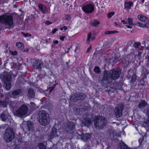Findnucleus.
<instances>
[{"label":"nucleus","mask_w":149,"mask_h":149,"mask_svg":"<svg viewBox=\"0 0 149 149\" xmlns=\"http://www.w3.org/2000/svg\"><path fill=\"white\" fill-rule=\"evenodd\" d=\"M144 27H146L147 28H149V23L144 24Z\"/></svg>","instance_id":"de8ad7c7"},{"label":"nucleus","mask_w":149,"mask_h":149,"mask_svg":"<svg viewBox=\"0 0 149 149\" xmlns=\"http://www.w3.org/2000/svg\"><path fill=\"white\" fill-rule=\"evenodd\" d=\"M146 114L149 117V107L148 108L146 111Z\"/></svg>","instance_id":"3c124183"},{"label":"nucleus","mask_w":149,"mask_h":149,"mask_svg":"<svg viewBox=\"0 0 149 149\" xmlns=\"http://www.w3.org/2000/svg\"><path fill=\"white\" fill-rule=\"evenodd\" d=\"M0 22L8 26L6 28H11L14 26L13 16L11 15L0 16Z\"/></svg>","instance_id":"39448f33"},{"label":"nucleus","mask_w":149,"mask_h":149,"mask_svg":"<svg viewBox=\"0 0 149 149\" xmlns=\"http://www.w3.org/2000/svg\"><path fill=\"white\" fill-rule=\"evenodd\" d=\"M56 84H54L53 85L52 87H50L49 88L48 90L49 93L51 92L52 90L55 87Z\"/></svg>","instance_id":"c9c22d12"},{"label":"nucleus","mask_w":149,"mask_h":149,"mask_svg":"<svg viewBox=\"0 0 149 149\" xmlns=\"http://www.w3.org/2000/svg\"><path fill=\"white\" fill-rule=\"evenodd\" d=\"M138 18L140 21L145 22H147L149 20V19L146 16L141 15H139L138 16Z\"/></svg>","instance_id":"a211bd4d"},{"label":"nucleus","mask_w":149,"mask_h":149,"mask_svg":"<svg viewBox=\"0 0 149 149\" xmlns=\"http://www.w3.org/2000/svg\"><path fill=\"white\" fill-rule=\"evenodd\" d=\"M148 105V103L144 100H141L139 102L138 106L139 108L143 109Z\"/></svg>","instance_id":"4468645a"},{"label":"nucleus","mask_w":149,"mask_h":149,"mask_svg":"<svg viewBox=\"0 0 149 149\" xmlns=\"http://www.w3.org/2000/svg\"><path fill=\"white\" fill-rule=\"evenodd\" d=\"M118 31L115 30L111 31H106L105 32L104 34L106 35L110 34L113 33H118Z\"/></svg>","instance_id":"c756f323"},{"label":"nucleus","mask_w":149,"mask_h":149,"mask_svg":"<svg viewBox=\"0 0 149 149\" xmlns=\"http://www.w3.org/2000/svg\"><path fill=\"white\" fill-rule=\"evenodd\" d=\"M133 19L131 17H129L127 19L128 23L130 25H134V24L133 22Z\"/></svg>","instance_id":"cd10ccee"},{"label":"nucleus","mask_w":149,"mask_h":149,"mask_svg":"<svg viewBox=\"0 0 149 149\" xmlns=\"http://www.w3.org/2000/svg\"><path fill=\"white\" fill-rule=\"evenodd\" d=\"M54 43L55 44H57L58 43V40H55L54 41Z\"/></svg>","instance_id":"6e6d98bb"},{"label":"nucleus","mask_w":149,"mask_h":149,"mask_svg":"<svg viewBox=\"0 0 149 149\" xmlns=\"http://www.w3.org/2000/svg\"><path fill=\"white\" fill-rule=\"evenodd\" d=\"M86 95L82 93H77L72 95L70 98V100L73 102H77L78 100H84Z\"/></svg>","instance_id":"1a4fd4ad"},{"label":"nucleus","mask_w":149,"mask_h":149,"mask_svg":"<svg viewBox=\"0 0 149 149\" xmlns=\"http://www.w3.org/2000/svg\"><path fill=\"white\" fill-rule=\"evenodd\" d=\"M118 149H130L127 147V146L124 143L122 142L118 144L117 146Z\"/></svg>","instance_id":"f3484780"},{"label":"nucleus","mask_w":149,"mask_h":149,"mask_svg":"<svg viewBox=\"0 0 149 149\" xmlns=\"http://www.w3.org/2000/svg\"><path fill=\"white\" fill-rule=\"evenodd\" d=\"M144 0H141V2L142 3H143L144 2Z\"/></svg>","instance_id":"0e129e2a"},{"label":"nucleus","mask_w":149,"mask_h":149,"mask_svg":"<svg viewBox=\"0 0 149 149\" xmlns=\"http://www.w3.org/2000/svg\"><path fill=\"white\" fill-rule=\"evenodd\" d=\"M140 84L142 86H144L145 82L143 80H141L139 81Z\"/></svg>","instance_id":"37998d69"},{"label":"nucleus","mask_w":149,"mask_h":149,"mask_svg":"<svg viewBox=\"0 0 149 149\" xmlns=\"http://www.w3.org/2000/svg\"><path fill=\"white\" fill-rule=\"evenodd\" d=\"M144 123H145L147 126L149 125V117H148L146 122H144Z\"/></svg>","instance_id":"c03bdc74"},{"label":"nucleus","mask_w":149,"mask_h":149,"mask_svg":"<svg viewBox=\"0 0 149 149\" xmlns=\"http://www.w3.org/2000/svg\"><path fill=\"white\" fill-rule=\"evenodd\" d=\"M124 109V106L122 104H117L114 110V114L117 118H119L122 116L123 111Z\"/></svg>","instance_id":"6e6552de"},{"label":"nucleus","mask_w":149,"mask_h":149,"mask_svg":"<svg viewBox=\"0 0 149 149\" xmlns=\"http://www.w3.org/2000/svg\"><path fill=\"white\" fill-rule=\"evenodd\" d=\"M125 26L128 28H130V29H132V27L130 25H128L127 24L126 25H125Z\"/></svg>","instance_id":"864d4df0"},{"label":"nucleus","mask_w":149,"mask_h":149,"mask_svg":"<svg viewBox=\"0 0 149 149\" xmlns=\"http://www.w3.org/2000/svg\"><path fill=\"white\" fill-rule=\"evenodd\" d=\"M2 120L3 121H5L7 119L10 118V116L9 115L7 111H4L2 112L0 116Z\"/></svg>","instance_id":"f8f14e48"},{"label":"nucleus","mask_w":149,"mask_h":149,"mask_svg":"<svg viewBox=\"0 0 149 149\" xmlns=\"http://www.w3.org/2000/svg\"><path fill=\"white\" fill-rule=\"evenodd\" d=\"M45 23L47 25L51 24L52 23V22H49V21H46L45 22Z\"/></svg>","instance_id":"49530a36"},{"label":"nucleus","mask_w":149,"mask_h":149,"mask_svg":"<svg viewBox=\"0 0 149 149\" xmlns=\"http://www.w3.org/2000/svg\"><path fill=\"white\" fill-rule=\"evenodd\" d=\"M65 38V36H61L60 37V40L62 41H64V39Z\"/></svg>","instance_id":"603ef678"},{"label":"nucleus","mask_w":149,"mask_h":149,"mask_svg":"<svg viewBox=\"0 0 149 149\" xmlns=\"http://www.w3.org/2000/svg\"><path fill=\"white\" fill-rule=\"evenodd\" d=\"M28 111V107L25 105H22L15 112V114L19 117L25 116Z\"/></svg>","instance_id":"0eeeda50"},{"label":"nucleus","mask_w":149,"mask_h":149,"mask_svg":"<svg viewBox=\"0 0 149 149\" xmlns=\"http://www.w3.org/2000/svg\"><path fill=\"white\" fill-rule=\"evenodd\" d=\"M121 22L123 23V24L126 25L127 24V22L125 21V20H122L121 21Z\"/></svg>","instance_id":"8fccbe9b"},{"label":"nucleus","mask_w":149,"mask_h":149,"mask_svg":"<svg viewBox=\"0 0 149 149\" xmlns=\"http://www.w3.org/2000/svg\"><path fill=\"white\" fill-rule=\"evenodd\" d=\"M38 7L39 9L42 12L43 14H45L47 12V8L45 5L42 4H39Z\"/></svg>","instance_id":"dca6fc26"},{"label":"nucleus","mask_w":149,"mask_h":149,"mask_svg":"<svg viewBox=\"0 0 149 149\" xmlns=\"http://www.w3.org/2000/svg\"><path fill=\"white\" fill-rule=\"evenodd\" d=\"M114 14V13L113 12H111L109 13L107 15V17L109 18H110L112 16H113Z\"/></svg>","instance_id":"e433bc0d"},{"label":"nucleus","mask_w":149,"mask_h":149,"mask_svg":"<svg viewBox=\"0 0 149 149\" xmlns=\"http://www.w3.org/2000/svg\"><path fill=\"white\" fill-rule=\"evenodd\" d=\"M45 142L39 143H38V146L40 149H46V145Z\"/></svg>","instance_id":"393cba45"},{"label":"nucleus","mask_w":149,"mask_h":149,"mask_svg":"<svg viewBox=\"0 0 149 149\" xmlns=\"http://www.w3.org/2000/svg\"><path fill=\"white\" fill-rule=\"evenodd\" d=\"M57 30L58 29H57L55 28L52 30L51 33L52 34H54Z\"/></svg>","instance_id":"a18cd8bd"},{"label":"nucleus","mask_w":149,"mask_h":149,"mask_svg":"<svg viewBox=\"0 0 149 149\" xmlns=\"http://www.w3.org/2000/svg\"><path fill=\"white\" fill-rule=\"evenodd\" d=\"M8 102V99L5 100V101L0 100V107H5Z\"/></svg>","instance_id":"b1692460"},{"label":"nucleus","mask_w":149,"mask_h":149,"mask_svg":"<svg viewBox=\"0 0 149 149\" xmlns=\"http://www.w3.org/2000/svg\"><path fill=\"white\" fill-rule=\"evenodd\" d=\"M74 127V124L70 122V124L68 126H66L65 129V130L68 132H71V130Z\"/></svg>","instance_id":"6ab92c4d"},{"label":"nucleus","mask_w":149,"mask_h":149,"mask_svg":"<svg viewBox=\"0 0 149 149\" xmlns=\"http://www.w3.org/2000/svg\"><path fill=\"white\" fill-rule=\"evenodd\" d=\"M100 22L97 20H95L91 24V25L93 26H96L100 24Z\"/></svg>","instance_id":"bb28decb"},{"label":"nucleus","mask_w":149,"mask_h":149,"mask_svg":"<svg viewBox=\"0 0 149 149\" xmlns=\"http://www.w3.org/2000/svg\"><path fill=\"white\" fill-rule=\"evenodd\" d=\"M93 39H93V38H92V40H93Z\"/></svg>","instance_id":"774afa93"},{"label":"nucleus","mask_w":149,"mask_h":149,"mask_svg":"<svg viewBox=\"0 0 149 149\" xmlns=\"http://www.w3.org/2000/svg\"><path fill=\"white\" fill-rule=\"evenodd\" d=\"M30 3H31V2H33L35 1V0H29Z\"/></svg>","instance_id":"13d9d810"},{"label":"nucleus","mask_w":149,"mask_h":149,"mask_svg":"<svg viewBox=\"0 0 149 149\" xmlns=\"http://www.w3.org/2000/svg\"><path fill=\"white\" fill-rule=\"evenodd\" d=\"M91 137V136L89 134H86L82 135L81 137L84 141H87L88 139L90 138Z\"/></svg>","instance_id":"5701e85b"},{"label":"nucleus","mask_w":149,"mask_h":149,"mask_svg":"<svg viewBox=\"0 0 149 149\" xmlns=\"http://www.w3.org/2000/svg\"><path fill=\"white\" fill-rule=\"evenodd\" d=\"M111 89H110V90L112 92H114L115 91H116V89H119L121 90L122 89L121 86V85L120 84H117L116 85V88H111Z\"/></svg>","instance_id":"a878e982"},{"label":"nucleus","mask_w":149,"mask_h":149,"mask_svg":"<svg viewBox=\"0 0 149 149\" xmlns=\"http://www.w3.org/2000/svg\"><path fill=\"white\" fill-rule=\"evenodd\" d=\"M94 125L95 128L98 130L102 129L107 124L105 118L102 116H96L93 119Z\"/></svg>","instance_id":"f03ea898"},{"label":"nucleus","mask_w":149,"mask_h":149,"mask_svg":"<svg viewBox=\"0 0 149 149\" xmlns=\"http://www.w3.org/2000/svg\"><path fill=\"white\" fill-rule=\"evenodd\" d=\"M141 44L139 42H135L134 44V47L135 48H138L139 46H140Z\"/></svg>","instance_id":"f704fd0d"},{"label":"nucleus","mask_w":149,"mask_h":149,"mask_svg":"<svg viewBox=\"0 0 149 149\" xmlns=\"http://www.w3.org/2000/svg\"><path fill=\"white\" fill-rule=\"evenodd\" d=\"M16 46L19 49H22L24 47V45L20 42H17L16 44Z\"/></svg>","instance_id":"c85d7f7f"},{"label":"nucleus","mask_w":149,"mask_h":149,"mask_svg":"<svg viewBox=\"0 0 149 149\" xmlns=\"http://www.w3.org/2000/svg\"><path fill=\"white\" fill-rule=\"evenodd\" d=\"M43 65V64L42 63H39L37 66H36V65H34L35 66V69H41Z\"/></svg>","instance_id":"2f4dec72"},{"label":"nucleus","mask_w":149,"mask_h":149,"mask_svg":"<svg viewBox=\"0 0 149 149\" xmlns=\"http://www.w3.org/2000/svg\"><path fill=\"white\" fill-rule=\"evenodd\" d=\"M39 62L38 61V60H35V61L33 65V66L35 69V66L34 65H36V66H37L39 64Z\"/></svg>","instance_id":"ea45409f"},{"label":"nucleus","mask_w":149,"mask_h":149,"mask_svg":"<svg viewBox=\"0 0 149 149\" xmlns=\"http://www.w3.org/2000/svg\"><path fill=\"white\" fill-rule=\"evenodd\" d=\"M31 105H33L34 104V103L33 102H31Z\"/></svg>","instance_id":"680f3d73"},{"label":"nucleus","mask_w":149,"mask_h":149,"mask_svg":"<svg viewBox=\"0 0 149 149\" xmlns=\"http://www.w3.org/2000/svg\"><path fill=\"white\" fill-rule=\"evenodd\" d=\"M68 29V27L65 26H63L62 27H61L60 29L61 30V31H62L63 30H64V31H65L66 30Z\"/></svg>","instance_id":"a19ab883"},{"label":"nucleus","mask_w":149,"mask_h":149,"mask_svg":"<svg viewBox=\"0 0 149 149\" xmlns=\"http://www.w3.org/2000/svg\"><path fill=\"white\" fill-rule=\"evenodd\" d=\"M114 24L116 26H117V24L116 22L114 23Z\"/></svg>","instance_id":"e2e57ef3"},{"label":"nucleus","mask_w":149,"mask_h":149,"mask_svg":"<svg viewBox=\"0 0 149 149\" xmlns=\"http://www.w3.org/2000/svg\"><path fill=\"white\" fill-rule=\"evenodd\" d=\"M39 121L40 124L45 126L47 125L50 122L49 114L45 111L41 110L38 113Z\"/></svg>","instance_id":"7ed1b4c3"},{"label":"nucleus","mask_w":149,"mask_h":149,"mask_svg":"<svg viewBox=\"0 0 149 149\" xmlns=\"http://www.w3.org/2000/svg\"><path fill=\"white\" fill-rule=\"evenodd\" d=\"M57 130L55 128H53L52 129V132L51 134V138H53L55 137H58V135L57 134Z\"/></svg>","instance_id":"4be33fe9"},{"label":"nucleus","mask_w":149,"mask_h":149,"mask_svg":"<svg viewBox=\"0 0 149 149\" xmlns=\"http://www.w3.org/2000/svg\"><path fill=\"white\" fill-rule=\"evenodd\" d=\"M15 138V133L13 130L10 127L7 128L4 134V139L7 143L12 141Z\"/></svg>","instance_id":"423d86ee"},{"label":"nucleus","mask_w":149,"mask_h":149,"mask_svg":"<svg viewBox=\"0 0 149 149\" xmlns=\"http://www.w3.org/2000/svg\"><path fill=\"white\" fill-rule=\"evenodd\" d=\"M82 9L86 13H91L94 11V7L93 5L89 4L84 6Z\"/></svg>","instance_id":"9d476101"},{"label":"nucleus","mask_w":149,"mask_h":149,"mask_svg":"<svg viewBox=\"0 0 149 149\" xmlns=\"http://www.w3.org/2000/svg\"><path fill=\"white\" fill-rule=\"evenodd\" d=\"M91 33H89L88 35V37L86 40V42L88 44H89L90 42V39L91 38Z\"/></svg>","instance_id":"72a5a7b5"},{"label":"nucleus","mask_w":149,"mask_h":149,"mask_svg":"<svg viewBox=\"0 0 149 149\" xmlns=\"http://www.w3.org/2000/svg\"><path fill=\"white\" fill-rule=\"evenodd\" d=\"M28 96L31 98H34L35 96V93L32 88H29L28 91Z\"/></svg>","instance_id":"412c9836"},{"label":"nucleus","mask_w":149,"mask_h":149,"mask_svg":"<svg viewBox=\"0 0 149 149\" xmlns=\"http://www.w3.org/2000/svg\"><path fill=\"white\" fill-rule=\"evenodd\" d=\"M92 120V118H86L83 121V124L87 126H90L93 124Z\"/></svg>","instance_id":"ddd939ff"},{"label":"nucleus","mask_w":149,"mask_h":149,"mask_svg":"<svg viewBox=\"0 0 149 149\" xmlns=\"http://www.w3.org/2000/svg\"><path fill=\"white\" fill-rule=\"evenodd\" d=\"M94 71L97 74L99 73L100 72V70L99 67L96 66L94 69Z\"/></svg>","instance_id":"473e14b6"},{"label":"nucleus","mask_w":149,"mask_h":149,"mask_svg":"<svg viewBox=\"0 0 149 149\" xmlns=\"http://www.w3.org/2000/svg\"><path fill=\"white\" fill-rule=\"evenodd\" d=\"M24 127V130H28L29 131H32L33 129V124L31 122L28 121L23 123Z\"/></svg>","instance_id":"9b49d317"},{"label":"nucleus","mask_w":149,"mask_h":149,"mask_svg":"<svg viewBox=\"0 0 149 149\" xmlns=\"http://www.w3.org/2000/svg\"><path fill=\"white\" fill-rule=\"evenodd\" d=\"M146 58L147 59L148 61H149V54L147 55V58L146 57Z\"/></svg>","instance_id":"bf43d9fd"},{"label":"nucleus","mask_w":149,"mask_h":149,"mask_svg":"<svg viewBox=\"0 0 149 149\" xmlns=\"http://www.w3.org/2000/svg\"><path fill=\"white\" fill-rule=\"evenodd\" d=\"M3 96V95H1V97H2Z\"/></svg>","instance_id":"69168bd1"},{"label":"nucleus","mask_w":149,"mask_h":149,"mask_svg":"<svg viewBox=\"0 0 149 149\" xmlns=\"http://www.w3.org/2000/svg\"><path fill=\"white\" fill-rule=\"evenodd\" d=\"M121 73L120 69L118 68L113 69L108 71H105L103 79L108 83L111 82L113 80L118 79Z\"/></svg>","instance_id":"f257e3e1"},{"label":"nucleus","mask_w":149,"mask_h":149,"mask_svg":"<svg viewBox=\"0 0 149 149\" xmlns=\"http://www.w3.org/2000/svg\"><path fill=\"white\" fill-rule=\"evenodd\" d=\"M91 49V47L90 46L88 49L87 50V51L88 52L89 51H90Z\"/></svg>","instance_id":"4d7b16f0"},{"label":"nucleus","mask_w":149,"mask_h":149,"mask_svg":"<svg viewBox=\"0 0 149 149\" xmlns=\"http://www.w3.org/2000/svg\"><path fill=\"white\" fill-rule=\"evenodd\" d=\"M22 33L25 37H30L31 36V34L29 33H26V34H25L24 33L22 32Z\"/></svg>","instance_id":"4c0bfd02"},{"label":"nucleus","mask_w":149,"mask_h":149,"mask_svg":"<svg viewBox=\"0 0 149 149\" xmlns=\"http://www.w3.org/2000/svg\"><path fill=\"white\" fill-rule=\"evenodd\" d=\"M70 17V16L69 15H67L65 16V19L69 20Z\"/></svg>","instance_id":"09e8293b"},{"label":"nucleus","mask_w":149,"mask_h":149,"mask_svg":"<svg viewBox=\"0 0 149 149\" xmlns=\"http://www.w3.org/2000/svg\"><path fill=\"white\" fill-rule=\"evenodd\" d=\"M5 0H0V4H2L4 2Z\"/></svg>","instance_id":"5fc2aeb1"},{"label":"nucleus","mask_w":149,"mask_h":149,"mask_svg":"<svg viewBox=\"0 0 149 149\" xmlns=\"http://www.w3.org/2000/svg\"><path fill=\"white\" fill-rule=\"evenodd\" d=\"M124 6L125 9L126 10H129L133 6V3L132 2H126L125 3Z\"/></svg>","instance_id":"aec40b11"},{"label":"nucleus","mask_w":149,"mask_h":149,"mask_svg":"<svg viewBox=\"0 0 149 149\" xmlns=\"http://www.w3.org/2000/svg\"><path fill=\"white\" fill-rule=\"evenodd\" d=\"M22 93V90L19 89H17L13 91L11 95L12 97L16 98L18 96L21 94Z\"/></svg>","instance_id":"2eb2a0df"},{"label":"nucleus","mask_w":149,"mask_h":149,"mask_svg":"<svg viewBox=\"0 0 149 149\" xmlns=\"http://www.w3.org/2000/svg\"><path fill=\"white\" fill-rule=\"evenodd\" d=\"M140 54L139 52H138V53L136 55V56H140Z\"/></svg>","instance_id":"052dcab7"},{"label":"nucleus","mask_w":149,"mask_h":149,"mask_svg":"<svg viewBox=\"0 0 149 149\" xmlns=\"http://www.w3.org/2000/svg\"><path fill=\"white\" fill-rule=\"evenodd\" d=\"M136 75L134 74H133L130 77V79H131V81L132 82H134L136 79Z\"/></svg>","instance_id":"7c9ffc66"},{"label":"nucleus","mask_w":149,"mask_h":149,"mask_svg":"<svg viewBox=\"0 0 149 149\" xmlns=\"http://www.w3.org/2000/svg\"><path fill=\"white\" fill-rule=\"evenodd\" d=\"M136 25H137L138 26L142 27H144V24H143L140 23L139 22H137L136 23Z\"/></svg>","instance_id":"58836bf2"},{"label":"nucleus","mask_w":149,"mask_h":149,"mask_svg":"<svg viewBox=\"0 0 149 149\" xmlns=\"http://www.w3.org/2000/svg\"><path fill=\"white\" fill-rule=\"evenodd\" d=\"M68 50H69L70 49V48H68Z\"/></svg>","instance_id":"338daca9"},{"label":"nucleus","mask_w":149,"mask_h":149,"mask_svg":"<svg viewBox=\"0 0 149 149\" xmlns=\"http://www.w3.org/2000/svg\"><path fill=\"white\" fill-rule=\"evenodd\" d=\"M11 75L8 72H4L1 76L0 78L4 82V86L7 90L11 88Z\"/></svg>","instance_id":"20e7f679"},{"label":"nucleus","mask_w":149,"mask_h":149,"mask_svg":"<svg viewBox=\"0 0 149 149\" xmlns=\"http://www.w3.org/2000/svg\"><path fill=\"white\" fill-rule=\"evenodd\" d=\"M17 52L16 51H11V54L13 55H16L17 54Z\"/></svg>","instance_id":"79ce46f5"}]
</instances>
